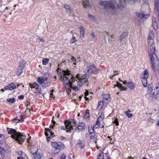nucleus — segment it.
Returning <instances> with one entry per match:
<instances>
[{
    "instance_id": "obj_31",
    "label": "nucleus",
    "mask_w": 159,
    "mask_h": 159,
    "mask_svg": "<svg viewBox=\"0 0 159 159\" xmlns=\"http://www.w3.org/2000/svg\"><path fill=\"white\" fill-rule=\"evenodd\" d=\"M49 59L48 58H43L42 60L43 64L44 65H47Z\"/></svg>"
},
{
    "instance_id": "obj_62",
    "label": "nucleus",
    "mask_w": 159,
    "mask_h": 159,
    "mask_svg": "<svg viewBox=\"0 0 159 159\" xmlns=\"http://www.w3.org/2000/svg\"><path fill=\"white\" fill-rule=\"evenodd\" d=\"M154 89H155L156 91L158 90L159 93V87L158 86L156 87Z\"/></svg>"
},
{
    "instance_id": "obj_54",
    "label": "nucleus",
    "mask_w": 159,
    "mask_h": 159,
    "mask_svg": "<svg viewBox=\"0 0 159 159\" xmlns=\"http://www.w3.org/2000/svg\"><path fill=\"white\" fill-rule=\"evenodd\" d=\"M121 85V84L119 83L118 82H117V84L115 85V87L116 86H117L119 89H120V87Z\"/></svg>"
},
{
    "instance_id": "obj_38",
    "label": "nucleus",
    "mask_w": 159,
    "mask_h": 159,
    "mask_svg": "<svg viewBox=\"0 0 159 159\" xmlns=\"http://www.w3.org/2000/svg\"><path fill=\"white\" fill-rule=\"evenodd\" d=\"M103 153H102L101 152L98 154V159H104V156L103 155H102V154H103Z\"/></svg>"
},
{
    "instance_id": "obj_55",
    "label": "nucleus",
    "mask_w": 159,
    "mask_h": 159,
    "mask_svg": "<svg viewBox=\"0 0 159 159\" xmlns=\"http://www.w3.org/2000/svg\"><path fill=\"white\" fill-rule=\"evenodd\" d=\"M72 89H73V90L75 91H77L79 90V88L76 86H74V87L72 86Z\"/></svg>"
},
{
    "instance_id": "obj_13",
    "label": "nucleus",
    "mask_w": 159,
    "mask_h": 159,
    "mask_svg": "<svg viewBox=\"0 0 159 159\" xmlns=\"http://www.w3.org/2000/svg\"><path fill=\"white\" fill-rule=\"evenodd\" d=\"M127 36V33L126 32H124L119 37V40L120 42H121L124 39H125Z\"/></svg>"
},
{
    "instance_id": "obj_18",
    "label": "nucleus",
    "mask_w": 159,
    "mask_h": 159,
    "mask_svg": "<svg viewBox=\"0 0 159 159\" xmlns=\"http://www.w3.org/2000/svg\"><path fill=\"white\" fill-rule=\"evenodd\" d=\"M84 129V124L82 123L81 124V125H78L75 129V130L77 129L78 132H81L83 131Z\"/></svg>"
},
{
    "instance_id": "obj_28",
    "label": "nucleus",
    "mask_w": 159,
    "mask_h": 159,
    "mask_svg": "<svg viewBox=\"0 0 159 159\" xmlns=\"http://www.w3.org/2000/svg\"><path fill=\"white\" fill-rule=\"evenodd\" d=\"M120 4L121 7H124L126 4V0H120Z\"/></svg>"
},
{
    "instance_id": "obj_58",
    "label": "nucleus",
    "mask_w": 159,
    "mask_h": 159,
    "mask_svg": "<svg viewBox=\"0 0 159 159\" xmlns=\"http://www.w3.org/2000/svg\"><path fill=\"white\" fill-rule=\"evenodd\" d=\"M90 36L92 37V38L93 39H94V38H95V35L94 33H91L90 35Z\"/></svg>"
},
{
    "instance_id": "obj_57",
    "label": "nucleus",
    "mask_w": 159,
    "mask_h": 159,
    "mask_svg": "<svg viewBox=\"0 0 159 159\" xmlns=\"http://www.w3.org/2000/svg\"><path fill=\"white\" fill-rule=\"evenodd\" d=\"M155 6L157 9V11L159 9V3L155 4Z\"/></svg>"
},
{
    "instance_id": "obj_26",
    "label": "nucleus",
    "mask_w": 159,
    "mask_h": 159,
    "mask_svg": "<svg viewBox=\"0 0 159 159\" xmlns=\"http://www.w3.org/2000/svg\"><path fill=\"white\" fill-rule=\"evenodd\" d=\"M142 78V82L143 84V85L144 87H147V78H145V77H141Z\"/></svg>"
},
{
    "instance_id": "obj_63",
    "label": "nucleus",
    "mask_w": 159,
    "mask_h": 159,
    "mask_svg": "<svg viewBox=\"0 0 159 159\" xmlns=\"http://www.w3.org/2000/svg\"><path fill=\"white\" fill-rule=\"evenodd\" d=\"M5 138L4 135L2 134H0V139Z\"/></svg>"
},
{
    "instance_id": "obj_43",
    "label": "nucleus",
    "mask_w": 159,
    "mask_h": 159,
    "mask_svg": "<svg viewBox=\"0 0 159 159\" xmlns=\"http://www.w3.org/2000/svg\"><path fill=\"white\" fill-rule=\"evenodd\" d=\"M4 139L5 138L0 139V144L1 145H3L5 143H6L4 141L5 140Z\"/></svg>"
},
{
    "instance_id": "obj_12",
    "label": "nucleus",
    "mask_w": 159,
    "mask_h": 159,
    "mask_svg": "<svg viewBox=\"0 0 159 159\" xmlns=\"http://www.w3.org/2000/svg\"><path fill=\"white\" fill-rule=\"evenodd\" d=\"M4 147H2V149L3 151L5 154H7L10 152V146L7 143L3 145Z\"/></svg>"
},
{
    "instance_id": "obj_46",
    "label": "nucleus",
    "mask_w": 159,
    "mask_h": 159,
    "mask_svg": "<svg viewBox=\"0 0 159 159\" xmlns=\"http://www.w3.org/2000/svg\"><path fill=\"white\" fill-rule=\"evenodd\" d=\"M104 114L102 113L100 116L97 119H98V120H99L101 118V119H102V120L103 119H104Z\"/></svg>"
},
{
    "instance_id": "obj_25",
    "label": "nucleus",
    "mask_w": 159,
    "mask_h": 159,
    "mask_svg": "<svg viewBox=\"0 0 159 159\" xmlns=\"http://www.w3.org/2000/svg\"><path fill=\"white\" fill-rule=\"evenodd\" d=\"M149 76V74L148 70L147 69H145L144 71L143 75H141V77H145V78H148Z\"/></svg>"
},
{
    "instance_id": "obj_36",
    "label": "nucleus",
    "mask_w": 159,
    "mask_h": 159,
    "mask_svg": "<svg viewBox=\"0 0 159 159\" xmlns=\"http://www.w3.org/2000/svg\"><path fill=\"white\" fill-rule=\"evenodd\" d=\"M87 81V79L86 78H84L81 79L80 80V83L82 84Z\"/></svg>"
},
{
    "instance_id": "obj_15",
    "label": "nucleus",
    "mask_w": 159,
    "mask_h": 159,
    "mask_svg": "<svg viewBox=\"0 0 159 159\" xmlns=\"http://www.w3.org/2000/svg\"><path fill=\"white\" fill-rule=\"evenodd\" d=\"M29 84L30 87L32 89L35 88V89L36 90L39 89V87L40 86L35 82H34L33 83H30Z\"/></svg>"
},
{
    "instance_id": "obj_32",
    "label": "nucleus",
    "mask_w": 159,
    "mask_h": 159,
    "mask_svg": "<svg viewBox=\"0 0 159 159\" xmlns=\"http://www.w3.org/2000/svg\"><path fill=\"white\" fill-rule=\"evenodd\" d=\"M154 38V34L152 32H151L150 34H149L148 38V40H152Z\"/></svg>"
},
{
    "instance_id": "obj_42",
    "label": "nucleus",
    "mask_w": 159,
    "mask_h": 159,
    "mask_svg": "<svg viewBox=\"0 0 159 159\" xmlns=\"http://www.w3.org/2000/svg\"><path fill=\"white\" fill-rule=\"evenodd\" d=\"M72 38L71 39L70 42L72 43H73L76 41V38L73 35Z\"/></svg>"
},
{
    "instance_id": "obj_16",
    "label": "nucleus",
    "mask_w": 159,
    "mask_h": 159,
    "mask_svg": "<svg viewBox=\"0 0 159 159\" xmlns=\"http://www.w3.org/2000/svg\"><path fill=\"white\" fill-rule=\"evenodd\" d=\"M30 152L33 155L35 156L36 153H37L38 149L35 147L32 146L30 148Z\"/></svg>"
},
{
    "instance_id": "obj_41",
    "label": "nucleus",
    "mask_w": 159,
    "mask_h": 159,
    "mask_svg": "<svg viewBox=\"0 0 159 159\" xmlns=\"http://www.w3.org/2000/svg\"><path fill=\"white\" fill-rule=\"evenodd\" d=\"M106 35L107 36L109 37L108 38L109 41H111L112 39L113 38V37L114 36V35H109V34L108 32H107L106 33Z\"/></svg>"
},
{
    "instance_id": "obj_8",
    "label": "nucleus",
    "mask_w": 159,
    "mask_h": 159,
    "mask_svg": "<svg viewBox=\"0 0 159 159\" xmlns=\"http://www.w3.org/2000/svg\"><path fill=\"white\" fill-rule=\"evenodd\" d=\"M45 134L47 137V141L48 142L50 140L51 138L53 137L54 136H55V135H54V133L51 132L49 129L45 128Z\"/></svg>"
},
{
    "instance_id": "obj_10",
    "label": "nucleus",
    "mask_w": 159,
    "mask_h": 159,
    "mask_svg": "<svg viewBox=\"0 0 159 159\" xmlns=\"http://www.w3.org/2000/svg\"><path fill=\"white\" fill-rule=\"evenodd\" d=\"M159 93L158 90L156 91L155 89H152L149 94V98H151V100H152L154 99H156L157 97V95Z\"/></svg>"
},
{
    "instance_id": "obj_45",
    "label": "nucleus",
    "mask_w": 159,
    "mask_h": 159,
    "mask_svg": "<svg viewBox=\"0 0 159 159\" xmlns=\"http://www.w3.org/2000/svg\"><path fill=\"white\" fill-rule=\"evenodd\" d=\"M35 159H41V156L39 154H37L36 153L35 156H34Z\"/></svg>"
},
{
    "instance_id": "obj_2",
    "label": "nucleus",
    "mask_w": 159,
    "mask_h": 159,
    "mask_svg": "<svg viewBox=\"0 0 159 159\" xmlns=\"http://www.w3.org/2000/svg\"><path fill=\"white\" fill-rule=\"evenodd\" d=\"M99 5L102 8L107 9H110L112 10L118 9L120 8L117 3L114 0L109 1H101L99 3Z\"/></svg>"
},
{
    "instance_id": "obj_4",
    "label": "nucleus",
    "mask_w": 159,
    "mask_h": 159,
    "mask_svg": "<svg viewBox=\"0 0 159 159\" xmlns=\"http://www.w3.org/2000/svg\"><path fill=\"white\" fill-rule=\"evenodd\" d=\"M74 119H69L68 120H66L65 122V127L63 126L61 127V129L63 130H65L66 129H67L66 132H68L71 130L73 129V126L75 125V123Z\"/></svg>"
},
{
    "instance_id": "obj_17",
    "label": "nucleus",
    "mask_w": 159,
    "mask_h": 159,
    "mask_svg": "<svg viewBox=\"0 0 159 159\" xmlns=\"http://www.w3.org/2000/svg\"><path fill=\"white\" fill-rule=\"evenodd\" d=\"M103 100L107 102H109L111 101L110 96L109 94H105L103 95Z\"/></svg>"
},
{
    "instance_id": "obj_59",
    "label": "nucleus",
    "mask_w": 159,
    "mask_h": 159,
    "mask_svg": "<svg viewBox=\"0 0 159 159\" xmlns=\"http://www.w3.org/2000/svg\"><path fill=\"white\" fill-rule=\"evenodd\" d=\"M18 98L22 100L24 98V96L23 95H21L20 96H19Z\"/></svg>"
},
{
    "instance_id": "obj_14",
    "label": "nucleus",
    "mask_w": 159,
    "mask_h": 159,
    "mask_svg": "<svg viewBox=\"0 0 159 159\" xmlns=\"http://www.w3.org/2000/svg\"><path fill=\"white\" fill-rule=\"evenodd\" d=\"M7 130L8 134H11V135H15L18 133L16 130L12 128H7Z\"/></svg>"
},
{
    "instance_id": "obj_30",
    "label": "nucleus",
    "mask_w": 159,
    "mask_h": 159,
    "mask_svg": "<svg viewBox=\"0 0 159 159\" xmlns=\"http://www.w3.org/2000/svg\"><path fill=\"white\" fill-rule=\"evenodd\" d=\"M7 100L8 102H10L11 103H14L16 102V100L14 98L7 99Z\"/></svg>"
},
{
    "instance_id": "obj_37",
    "label": "nucleus",
    "mask_w": 159,
    "mask_h": 159,
    "mask_svg": "<svg viewBox=\"0 0 159 159\" xmlns=\"http://www.w3.org/2000/svg\"><path fill=\"white\" fill-rule=\"evenodd\" d=\"M51 84V82H47L46 83H44V84L42 85V87H43L47 88Z\"/></svg>"
},
{
    "instance_id": "obj_47",
    "label": "nucleus",
    "mask_w": 159,
    "mask_h": 159,
    "mask_svg": "<svg viewBox=\"0 0 159 159\" xmlns=\"http://www.w3.org/2000/svg\"><path fill=\"white\" fill-rule=\"evenodd\" d=\"M12 121L13 122L16 123H18L19 122H21L20 119H14L12 120Z\"/></svg>"
},
{
    "instance_id": "obj_33",
    "label": "nucleus",
    "mask_w": 159,
    "mask_h": 159,
    "mask_svg": "<svg viewBox=\"0 0 159 159\" xmlns=\"http://www.w3.org/2000/svg\"><path fill=\"white\" fill-rule=\"evenodd\" d=\"M23 68L18 67L17 68V74L18 76L20 75L22 72Z\"/></svg>"
},
{
    "instance_id": "obj_24",
    "label": "nucleus",
    "mask_w": 159,
    "mask_h": 159,
    "mask_svg": "<svg viewBox=\"0 0 159 159\" xmlns=\"http://www.w3.org/2000/svg\"><path fill=\"white\" fill-rule=\"evenodd\" d=\"M64 7L66 10V12L70 15L71 11L70 9V6L68 4H66L64 6Z\"/></svg>"
},
{
    "instance_id": "obj_56",
    "label": "nucleus",
    "mask_w": 159,
    "mask_h": 159,
    "mask_svg": "<svg viewBox=\"0 0 159 159\" xmlns=\"http://www.w3.org/2000/svg\"><path fill=\"white\" fill-rule=\"evenodd\" d=\"M121 89L120 90L122 91H124V90H127V88H125L124 87H123L122 86V85H121L120 87V89Z\"/></svg>"
},
{
    "instance_id": "obj_61",
    "label": "nucleus",
    "mask_w": 159,
    "mask_h": 159,
    "mask_svg": "<svg viewBox=\"0 0 159 159\" xmlns=\"http://www.w3.org/2000/svg\"><path fill=\"white\" fill-rule=\"evenodd\" d=\"M71 60L73 61L76 62V60L74 57H72V58H71Z\"/></svg>"
},
{
    "instance_id": "obj_7",
    "label": "nucleus",
    "mask_w": 159,
    "mask_h": 159,
    "mask_svg": "<svg viewBox=\"0 0 159 159\" xmlns=\"http://www.w3.org/2000/svg\"><path fill=\"white\" fill-rule=\"evenodd\" d=\"M59 75L60 80L61 81H63V78L69 77L70 75H70V71L68 70H63V72H60Z\"/></svg>"
},
{
    "instance_id": "obj_48",
    "label": "nucleus",
    "mask_w": 159,
    "mask_h": 159,
    "mask_svg": "<svg viewBox=\"0 0 159 159\" xmlns=\"http://www.w3.org/2000/svg\"><path fill=\"white\" fill-rule=\"evenodd\" d=\"M151 84H149L148 85V91L150 90V91H151L152 89V83H151Z\"/></svg>"
},
{
    "instance_id": "obj_50",
    "label": "nucleus",
    "mask_w": 159,
    "mask_h": 159,
    "mask_svg": "<svg viewBox=\"0 0 159 159\" xmlns=\"http://www.w3.org/2000/svg\"><path fill=\"white\" fill-rule=\"evenodd\" d=\"M90 115V113L89 112H87L84 115V117L85 118L88 119L89 118Z\"/></svg>"
},
{
    "instance_id": "obj_6",
    "label": "nucleus",
    "mask_w": 159,
    "mask_h": 159,
    "mask_svg": "<svg viewBox=\"0 0 159 159\" xmlns=\"http://www.w3.org/2000/svg\"><path fill=\"white\" fill-rule=\"evenodd\" d=\"M11 137L13 139H15L19 144H22L25 139V136L19 132L15 135H11Z\"/></svg>"
},
{
    "instance_id": "obj_35",
    "label": "nucleus",
    "mask_w": 159,
    "mask_h": 159,
    "mask_svg": "<svg viewBox=\"0 0 159 159\" xmlns=\"http://www.w3.org/2000/svg\"><path fill=\"white\" fill-rule=\"evenodd\" d=\"M99 121V120H98V119H97V121L96 122V123L95 125L93 126L94 128L97 129L99 127L100 125V123Z\"/></svg>"
},
{
    "instance_id": "obj_22",
    "label": "nucleus",
    "mask_w": 159,
    "mask_h": 159,
    "mask_svg": "<svg viewBox=\"0 0 159 159\" xmlns=\"http://www.w3.org/2000/svg\"><path fill=\"white\" fill-rule=\"evenodd\" d=\"M152 26L154 29L155 30L158 28V24L155 18L152 20Z\"/></svg>"
},
{
    "instance_id": "obj_40",
    "label": "nucleus",
    "mask_w": 159,
    "mask_h": 159,
    "mask_svg": "<svg viewBox=\"0 0 159 159\" xmlns=\"http://www.w3.org/2000/svg\"><path fill=\"white\" fill-rule=\"evenodd\" d=\"M130 112L131 111L129 110L128 111L125 112L127 116L129 118H130L132 117L133 115L131 113H129L128 112Z\"/></svg>"
},
{
    "instance_id": "obj_39",
    "label": "nucleus",
    "mask_w": 159,
    "mask_h": 159,
    "mask_svg": "<svg viewBox=\"0 0 159 159\" xmlns=\"http://www.w3.org/2000/svg\"><path fill=\"white\" fill-rule=\"evenodd\" d=\"M78 144L79 145L80 147L81 148H83L85 146L84 143L83 142H80L78 143Z\"/></svg>"
},
{
    "instance_id": "obj_20",
    "label": "nucleus",
    "mask_w": 159,
    "mask_h": 159,
    "mask_svg": "<svg viewBox=\"0 0 159 159\" xmlns=\"http://www.w3.org/2000/svg\"><path fill=\"white\" fill-rule=\"evenodd\" d=\"M136 15L138 17H140L141 18H146L149 16V15L148 14L145 15L143 14L139 13H136Z\"/></svg>"
},
{
    "instance_id": "obj_23",
    "label": "nucleus",
    "mask_w": 159,
    "mask_h": 159,
    "mask_svg": "<svg viewBox=\"0 0 159 159\" xmlns=\"http://www.w3.org/2000/svg\"><path fill=\"white\" fill-rule=\"evenodd\" d=\"M96 67L94 65L90 66L87 68V72L89 73H91L92 71L96 69Z\"/></svg>"
},
{
    "instance_id": "obj_34",
    "label": "nucleus",
    "mask_w": 159,
    "mask_h": 159,
    "mask_svg": "<svg viewBox=\"0 0 159 159\" xmlns=\"http://www.w3.org/2000/svg\"><path fill=\"white\" fill-rule=\"evenodd\" d=\"M25 63L23 61V62H19V66L18 67L20 68H23L25 66Z\"/></svg>"
},
{
    "instance_id": "obj_9",
    "label": "nucleus",
    "mask_w": 159,
    "mask_h": 159,
    "mask_svg": "<svg viewBox=\"0 0 159 159\" xmlns=\"http://www.w3.org/2000/svg\"><path fill=\"white\" fill-rule=\"evenodd\" d=\"M119 80L120 81L122 82L123 84H126L130 89L133 90L134 89L135 87V85L132 82H128L126 80L122 81L120 79H119Z\"/></svg>"
},
{
    "instance_id": "obj_21",
    "label": "nucleus",
    "mask_w": 159,
    "mask_h": 159,
    "mask_svg": "<svg viewBox=\"0 0 159 159\" xmlns=\"http://www.w3.org/2000/svg\"><path fill=\"white\" fill-rule=\"evenodd\" d=\"M37 81L39 84H41L42 86L45 82L44 78L42 77H37Z\"/></svg>"
},
{
    "instance_id": "obj_27",
    "label": "nucleus",
    "mask_w": 159,
    "mask_h": 159,
    "mask_svg": "<svg viewBox=\"0 0 159 159\" xmlns=\"http://www.w3.org/2000/svg\"><path fill=\"white\" fill-rule=\"evenodd\" d=\"M83 5L84 7H89V3L88 0H83Z\"/></svg>"
},
{
    "instance_id": "obj_1",
    "label": "nucleus",
    "mask_w": 159,
    "mask_h": 159,
    "mask_svg": "<svg viewBox=\"0 0 159 159\" xmlns=\"http://www.w3.org/2000/svg\"><path fill=\"white\" fill-rule=\"evenodd\" d=\"M150 48V51L149 52L150 60L153 70L155 72L157 70L159 65V61L155 52L156 49L153 44L151 45Z\"/></svg>"
},
{
    "instance_id": "obj_5",
    "label": "nucleus",
    "mask_w": 159,
    "mask_h": 159,
    "mask_svg": "<svg viewBox=\"0 0 159 159\" xmlns=\"http://www.w3.org/2000/svg\"><path fill=\"white\" fill-rule=\"evenodd\" d=\"M52 146L53 148L51 150V152L52 154H57L60 151V149L64 147V145L60 142H51Z\"/></svg>"
},
{
    "instance_id": "obj_60",
    "label": "nucleus",
    "mask_w": 159,
    "mask_h": 159,
    "mask_svg": "<svg viewBox=\"0 0 159 159\" xmlns=\"http://www.w3.org/2000/svg\"><path fill=\"white\" fill-rule=\"evenodd\" d=\"M103 102H102V101H101L99 102L98 104V107H99V106L100 105H103Z\"/></svg>"
},
{
    "instance_id": "obj_52",
    "label": "nucleus",
    "mask_w": 159,
    "mask_h": 159,
    "mask_svg": "<svg viewBox=\"0 0 159 159\" xmlns=\"http://www.w3.org/2000/svg\"><path fill=\"white\" fill-rule=\"evenodd\" d=\"M66 158V155L65 154L63 153L61 157H60V159H65Z\"/></svg>"
},
{
    "instance_id": "obj_64",
    "label": "nucleus",
    "mask_w": 159,
    "mask_h": 159,
    "mask_svg": "<svg viewBox=\"0 0 159 159\" xmlns=\"http://www.w3.org/2000/svg\"><path fill=\"white\" fill-rule=\"evenodd\" d=\"M91 139H94L95 138V136L94 135H91L90 137Z\"/></svg>"
},
{
    "instance_id": "obj_19",
    "label": "nucleus",
    "mask_w": 159,
    "mask_h": 159,
    "mask_svg": "<svg viewBox=\"0 0 159 159\" xmlns=\"http://www.w3.org/2000/svg\"><path fill=\"white\" fill-rule=\"evenodd\" d=\"M94 128L92 125H90L88 126V132L90 134L95 133Z\"/></svg>"
},
{
    "instance_id": "obj_49",
    "label": "nucleus",
    "mask_w": 159,
    "mask_h": 159,
    "mask_svg": "<svg viewBox=\"0 0 159 159\" xmlns=\"http://www.w3.org/2000/svg\"><path fill=\"white\" fill-rule=\"evenodd\" d=\"M113 123L115 124L116 126H118L119 125V122L118 121V119L117 118L115 119L114 121L113 122Z\"/></svg>"
},
{
    "instance_id": "obj_3",
    "label": "nucleus",
    "mask_w": 159,
    "mask_h": 159,
    "mask_svg": "<svg viewBox=\"0 0 159 159\" xmlns=\"http://www.w3.org/2000/svg\"><path fill=\"white\" fill-rule=\"evenodd\" d=\"M77 80L73 75H70L69 77L63 78V82L68 94H70L72 88L73 83Z\"/></svg>"
},
{
    "instance_id": "obj_51",
    "label": "nucleus",
    "mask_w": 159,
    "mask_h": 159,
    "mask_svg": "<svg viewBox=\"0 0 159 159\" xmlns=\"http://www.w3.org/2000/svg\"><path fill=\"white\" fill-rule=\"evenodd\" d=\"M88 16L90 19L91 20L93 21V20H95L94 16H93L89 14H88Z\"/></svg>"
},
{
    "instance_id": "obj_53",
    "label": "nucleus",
    "mask_w": 159,
    "mask_h": 159,
    "mask_svg": "<svg viewBox=\"0 0 159 159\" xmlns=\"http://www.w3.org/2000/svg\"><path fill=\"white\" fill-rule=\"evenodd\" d=\"M52 123H53V125L51 126H50L52 127V129H53L55 126V125L56 124V122L54 120H52Z\"/></svg>"
},
{
    "instance_id": "obj_11",
    "label": "nucleus",
    "mask_w": 159,
    "mask_h": 159,
    "mask_svg": "<svg viewBox=\"0 0 159 159\" xmlns=\"http://www.w3.org/2000/svg\"><path fill=\"white\" fill-rule=\"evenodd\" d=\"M16 88V85L13 83L9 84L4 88L5 90H12Z\"/></svg>"
},
{
    "instance_id": "obj_29",
    "label": "nucleus",
    "mask_w": 159,
    "mask_h": 159,
    "mask_svg": "<svg viewBox=\"0 0 159 159\" xmlns=\"http://www.w3.org/2000/svg\"><path fill=\"white\" fill-rule=\"evenodd\" d=\"M79 29L80 30V34H81L80 37H84V29L83 26H80L79 27Z\"/></svg>"
},
{
    "instance_id": "obj_44",
    "label": "nucleus",
    "mask_w": 159,
    "mask_h": 159,
    "mask_svg": "<svg viewBox=\"0 0 159 159\" xmlns=\"http://www.w3.org/2000/svg\"><path fill=\"white\" fill-rule=\"evenodd\" d=\"M5 153L2 150H0V154H1L2 157L4 158L5 157Z\"/></svg>"
}]
</instances>
